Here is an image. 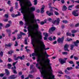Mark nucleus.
<instances>
[{
    "instance_id": "f257e3e1",
    "label": "nucleus",
    "mask_w": 79,
    "mask_h": 79,
    "mask_svg": "<svg viewBox=\"0 0 79 79\" xmlns=\"http://www.w3.org/2000/svg\"><path fill=\"white\" fill-rule=\"evenodd\" d=\"M34 26H35V27L34 26H33L31 27V28L32 30L35 29V31L36 32V33H34V34H38L39 35V39H35V42L37 44H39L40 43L42 45V48H36V51H35V53H33L31 55L32 56H40L41 55L39 54V53H38V52H41V51H43V50H48L50 48H45V45L44 44V43L43 41L40 40L41 39H42V33L40 32V31H38L39 29V25L38 24H36V25L34 24Z\"/></svg>"
},
{
    "instance_id": "f03ea898",
    "label": "nucleus",
    "mask_w": 79,
    "mask_h": 79,
    "mask_svg": "<svg viewBox=\"0 0 79 79\" xmlns=\"http://www.w3.org/2000/svg\"><path fill=\"white\" fill-rule=\"evenodd\" d=\"M20 6L21 10V13L23 14L25 13V11L26 12H28L29 10H30V12L27 15H23V19L24 20H36L35 18V16L32 13L33 11H34L35 10V7H32L31 9L29 7H27L26 5L23 6L22 4H20Z\"/></svg>"
},
{
    "instance_id": "7ed1b4c3",
    "label": "nucleus",
    "mask_w": 79,
    "mask_h": 79,
    "mask_svg": "<svg viewBox=\"0 0 79 79\" xmlns=\"http://www.w3.org/2000/svg\"><path fill=\"white\" fill-rule=\"evenodd\" d=\"M44 55L46 56V59H45V58H44V59H42L41 61H44L45 60V62L47 63V65H46L45 66H47L48 65L49 66V68L48 67L47 68L48 71L50 73V72H52V73L53 70H52V66H50L51 65V64L50 63V60L48 58V57L49 56L48 55L47 53V51H45L44 52Z\"/></svg>"
},
{
    "instance_id": "20e7f679",
    "label": "nucleus",
    "mask_w": 79,
    "mask_h": 79,
    "mask_svg": "<svg viewBox=\"0 0 79 79\" xmlns=\"http://www.w3.org/2000/svg\"><path fill=\"white\" fill-rule=\"evenodd\" d=\"M14 58H15L14 59V60L15 61H18V59H20L21 60H24L25 58L24 55H23L22 56H18V57H16V55L15 54L13 56Z\"/></svg>"
},
{
    "instance_id": "39448f33",
    "label": "nucleus",
    "mask_w": 79,
    "mask_h": 79,
    "mask_svg": "<svg viewBox=\"0 0 79 79\" xmlns=\"http://www.w3.org/2000/svg\"><path fill=\"white\" fill-rule=\"evenodd\" d=\"M79 40H77L76 42H74V45H70V50H73V48H74V46L75 47H78V45H79Z\"/></svg>"
},
{
    "instance_id": "423d86ee",
    "label": "nucleus",
    "mask_w": 79,
    "mask_h": 79,
    "mask_svg": "<svg viewBox=\"0 0 79 79\" xmlns=\"http://www.w3.org/2000/svg\"><path fill=\"white\" fill-rule=\"evenodd\" d=\"M68 59V58H64V59L65 60H63V59H62V58H60L59 59V61L60 63L61 64H63L64 63H66V60Z\"/></svg>"
},
{
    "instance_id": "0eeeda50",
    "label": "nucleus",
    "mask_w": 79,
    "mask_h": 79,
    "mask_svg": "<svg viewBox=\"0 0 79 79\" xmlns=\"http://www.w3.org/2000/svg\"><path fill=\"white\" fill-rule=\"evenodd\" d=\"M64 37L63 36L61 38H59L57 40V42L59 43H61V44H63V41H64Z\"/></svg>"
},
{
    "instance_id": "6e6552de",
    "label": "nucleus",
    "mask_w": 79,
    "mask_h": 79,
    "mask_svg": "<svg viewBox=\"0 0 79 79\" xmlns=\"http://www.w3.org/2000/svg\"><path fill=\"white\" fill-rule=\"evenodd\" d=\"M60 21V20H52V23L53 24H56V25H59Z\"/></svg>"
},
{
    "instance_id": "1a4fd4ad",
    "label": "nucleus",
    "mask_w": 79,
    "mask_h": 79,
    "mask_svg": "<svg viewBox=\"0 0 79 79\" xmlns=\"http://www.w3.org/2000/svg\"><path fill=\"white\" fill-rule=\"evenodd\" d=\"M56 29V28L54 27H52L51 28H50L49 30V32L50 34H52V32L54 31Z\"/></svg>"
},
{
    "instance_id": "9d476101",
    "label": "nucleus",
    "mask_w": 79,
    "mask_h": 79,
    "mask_svg": "<svg viewBox=\"0 0 79 79\" xmlns=\"http://www.w3.org/2000/svg\"><path fill=\"white\" fill-rule=\"evenodd\" d=\"M77 11H78V10H74L72 13V15H73V16H79V15L78 14L76 13Z\"/></svg>"
},
{
    "instance_id": "9b49d317",
    "label": "nucleus",
    "mask_w": 79,
    "mask_h": 79,
    "mask_svg": "<svg viewBox=\"0 0 79 79\" xmlns=\"http://www.w3.org/2000/svg\"><path fill=\"white\" fill-rule=\"evenodd\" d=\"M41 70H40V71L41 74L42 76H43V78H45V75H44V71H45L44 69L43 68H41Z\"/></svg>"
},
{
    "instance_id": "f8f14e48",
    "label": "nucleus",
    "mask_w": 79,
    "mask_h": 79,
    "mask_svg": "<svg viewBox=\"0 0 79 79\" xmlns=\"http://www.w3.org/2000/svg\"><path fill=\"white\" fill-rule=\"evenodd\" d=\"M69 47V45L68 44H65L64 46V50L65 51H68L69 52V50H68V48Z\"/></svg>"
},
{
    "instance_id": "ddd939ff",
    "label": "nucleus",
    "mask_w": 79,
    "mask_h": 79,
    "mask_svg": "<svg viewBox=\"0 0 79 79\" xmlns=\"http://www.w3.org/2000/svg\"><path fill=\"white\" fill-rule=\"evenodd\" d=\"M49 8L50 9V12H52V13H53V12H54V10H53V8H54V9H55V10H57V11H59V10H58V9L55 7H50Z\"/></svg>"
},
{
    "instance_id": "4468645a",
    "label": "nucleus",
    "mask_w": 79,
    "mask_h": 79,
    "mask_svg": "<svg viewBox=\"0 0 79 79\" xmlns=\"http://www.w3.org/2000/svg\"><path fill=\"white\" fill-rule=\"evenodd\" d=\"M35 38H33L31 40V44L34 47H35Z\"/></svg>"
},
{
    "instance_id": "2eb2a0df",
    "label": "nucleus",
    "mask_w": 79,
    "mask_h": 79,
    "mask_svg": "<svg viewBox=\"0 0 79 79\" xmlns=\"http://www.w3.org/2000/svg\"><path fill=\"white\" fill-rule=\"evenodd\" d=\"M15 53V51L14 50H13L12 49L10 50V51H9L8 52V55H12L13 53Z\"/></svg>"
},
{
    "instance_id": "dca6fc26",
    "label": "nucleus",
    "mask_w": 79,
    "mask_h": 79,
    "mask_svg": "<svg viewBox=\"0 0 79 79\" xmlns=\"http://www.w3.org/2000/svg\"><path fill=\"white\" fill-rule=\"evenodd\" d=\"M48 12H49V11H47L46 13V14H47V15H48L49 16H53V12H51L48 13Z\"/></svg>"
},
{
    "instance_id": "f3484780",
    "label": "nucleus",
    "mask_w": 79,
    "mask_h": 79,
    "mask_svg": "<svg viewBox=\"0 0 79 79\" xmlns=\"http://www.w3.org/2000/svg\"><path fill=\"white\" fill-rule=\"evenodd\" d=\"M31 30L29 29H28V37H33V35H32V32H31Z\"/></svg>"
},
{
    "instance_id": "a211bd4d",
    "label": "nucleus",
    "mask_w": 79,
    "mask_h": 79,
    "mask_svg": "<svg viewBox=\"0 0 79 79\" xmlns=\"http://www.w3.org/2000/svg\"><path fill=\"white\" fill-rule=\"evenodd\" d=\"M12 45L13 44L12 43H9L8 44H6L5 45V48H7V47H11Z\"/></svg>"
},
{
    "instance_id": "6ab92c4d",
    "label": "nucleus",
    "mask_w": 79,
    "mask_h": 79,
    "mask_svg": "<svg viewBox=\"0 0 79 79\" xmlns=\"http://www.w3.org/2000/svg\"><path fill=\"white\" fill-rule=\"evenodd\" d=\"M50 74L51 76H49V77L52 79H55V76L53 75V73L52 72H50Z\"/></svg>"
},
{
    "instance_id": "aec40b11",
    "label": "nucleus",
    "mask_w": 79,
    "mask_h": 79,
    "mask_svg": "<svg viewBox=\"0 0 79 79\" xmlns=\"http://www.w3.org/2000/svg\"><path fill=\"white\" fill-rule=\"evenodd\" d=\"M45 8V6L44 5H43L42 6V7L41 9V13L42 14H43L44 13V10Z\"/></svg>"
},
{
    "instance_id": "412c9836",
    "label": "nucleus",
    "mask_w": 79,
    "mask_h": 79,
    "mask_svg": "<svg viewBox=\"0 0 79 79\" xmlns=\"http://www.w3.org/2000/svg\"><path fill=\"white\" fill-rule=\"evenodd\" d=\"M41 60L40 58H38V60H37V62H39V64H40L41 66H42V63L41 62Z\"/></svg>"
},
{
    "instance_id": "4be33fe9",
    "label": "nucleus",
    "mask_w": 79,
    "mask_h": 79,
    "mask_svg": "<svg viewBox=\"0 0 79 79\" xmlns=\"http://www.w3.org/2000/svg\"><path fill=\"white\" fill-rule=\"evenodd\" d=\"M18 37L17 38V39H22V35L20 33V34L18 35Z\"/></svg>"
},
{
    "instance_id": "5701e85b",
    "label": "nucleus",
    "mask_w": 79,
    "mask_h": 79,
    "mask_svg": "<svg viewBox=\"0 0 79 79\" xmlns=\"http://www.w3.org/2000/svg\"><path fill=\"white\" fill-rule=\"evenodd\" d=\"M67 9H68V8L67 7H66V6L64 5L63 6V7L62 9V11H66V10H67Z\"/></svg>"
},
{
    "instance_id": "b1692460",
    "label": "nucleus",
    "mask_w": 79,
    "mask_h": 79,
    "mask_svg": "<svg viewBox=\"0 0 79 79\" xmlns=\"http://www.w3.org/2000/svg\"><path fill=\"white\" fill-rule=\"evenodd\" d=\"M15 75H12L9 77V78H10L11 79H15L16 77H15Z\"/></svg>"
},
{
    "instance_id": "393cba45",
    "label": "nucleus",
    "mask_w": 79,
    "mask_h": 79,
    "mask_svg": "<svg viewBox=\"0 0 79 79\" xmlns=\"http://www.w3.org/2000/svg\"><path fill=\"white\" fill-rule=\"evenodd\" d=\"M6 73L7 76H8V75L10 74V72H9V71H8V70L7 69H6Z\"/></svg>"
},
{
    "instance_id": "a878e982",
    "label": "nucleus",
    "mask_w": 79,
    "mask_h": 79,
    "mask_svg": "<svg viewBox=\"0 0 79 79\" xmlns=\"http://www.w3.org/2000/svg\"><path fill=\"white\" fill-rule=\"evenodd\" d=\"M7 66L8 69H11V68L12 66V65L10 64H8L7 65Z\"/></svg>"
},
{
    "instance_id": "bb28decb",
    "label": "nucleus",
    "mask_w": 79,
    "mask_h": 79,
    "mask_svg": "<svg viewBox=\"0 0 79 79\" xmlns=\"http://www.w3.org/2000/svg\"><path fill=\"white\" fill-rule=\"evenodd\" d=\"M47 23V20H45L44 22L42 21L40 23L41 25H44L45 23Z\"/></svg>"
},
{
    "instance_id": "cd10ccee",
    "label": "nucleus",
    "mask_w": 79,
    "mask_h": 79,
    "mask_svg": "<svg viewBox=\"0 0 79 79\" xmlns=\"http://www.w3.org/2000/svg\"><path fill=\"white\" fill-rule=\"evenodd\" d=\"M64 73L67 74H69L70 72H69L67 69H65L64 71Z\"/></svg>"
},
{
    "instance_id": "c85d7f7f",
    "label": "nucleus",
    "mask_w": 79,
    "mask_h": 79,
    "mask_svg": "<svg viewBox=\"0 0 79 79\" xmlns=\"http://www.w3.org/2000/svg\"><path fill=\"white\" fill-rule=\"evenodd\" d=\"M43 34L44 35H45V37H47L48 36V33H47L46 32L43 33Z\"/></svg>"
},
{
    "instance_id": "c756f323",
    "label": "nucleus",
    "mask_w": 79,
    "mask_h": 79,
    "mask_svg": "<svg viewBox=\"0 0 79 79\" xmlns=\"http://www.w3.org/2000/svg\"><path fill=\"white\" fill-rule=\"evenodd\" d=\"M66 35L67 36H71L72 35V34H71V33L67 32L66 34Z\"/></svg>"
},
{
    "instance_id": "7c9ffc66",
    "label": "nucleus",
    "mask_w": 79,
    "mask_h": 79,
    "mask_svg": "<svg viewBox=\"0 0 79 79\" xmlns=\"http://www.w3.org/2000/svg\"><path fill=\"white\" fill-rule=\"evenodd\" d=\"M28 77L29 78H30V79H33V75L31 74L28 75Z\"/></svg>"
},
{
    "instance_id": "2f4dec72",
    "label": "nucleus",
    "mask_w": 79,
    "mask_h": 79,
    "mask_svg": "<svg viewBox=\"0 0 79 79\" xmlns=\"http://www.w3.org/2000/svg\"><path fill=\"white\" fill-rule=\"evenodd\" d=\"M77 32V30H72L71 32L73 34H75V33H76V32Z\"/></svg>"
},
{
    "instance_id": "473e14b6",
    "label": "nucleus",
    "mask_w": 79,
    "mask_h": 79,
    "mask_svg": "<svg viewBox=\"0 0 79 79\" xmlns=\"http://www.w3.org/2000/svg\"><path fill=\"white\" fill-rule=\"evenodd\" d=\"M6 32L8 33H11V30L10 29H6Z\"/></svg>"
},
{
    "instance_id": "72a5a7b5",
    "label": "nucleus",
    "mask_w": 79,
    "mask_h": 79,
    "mask_svg": "<svg viewBox=\"0 0 79 79\" xmlns=\"http://www.w3.org/2000/svg\"><path fill=\"white\" fill-rule=\"evenodd\" d=\"M10 27V24H7L5 26L6 28H8V27Z\"/></svg>"
},
{
    "instance_id": "f704fd0d",
    "label": "nucleus",
    "mask_w": 79,
    "mask_h": 79,
    "mask_svg": "<svg viewBox=\"0 0 79 79\" xmlns=\"http://www.w3.org/2000/svg\"><path fill=\"white\" fill-rule=\"evenodd\" d=\"M73 69V68L72 67H68L67 68V69L68 70V71L71 70V69Z\"/></svg>"
},
{
    "instance_id": "c9c22d12",
    "label": "nucleus",
    "mask_w": 79,
    "mask_h": 79,
    "mask_svg": "<svg viewBox=\"0 0 79 79\" xmlns=\"http://www.w3.org/2000/svg\"><path fill=\"white\" fill-rule=\"evenodd\" d=\"M34 2V5H36L37 4V0H34L33 1Z\"/></svg>"
},
{
    "instance_id": "e433bc0d",
    "label": "nucleus",
    "mask_w": 79,
    "mask_h": 79,
    "mask_svg": "<svg viewBox=\"0 0 79 79\" xmlns=\"http://www.w3.org/2000/svg\"><path fill=\"white\" fill-rule=\"evenodd\" d=\"M4 17L6 18H9V15L8 14H6L4 16Z\"/></svg>"
},
{
    "instance_id": "4c0bfd02",
    "label": "nucleus",
    "mask_w": 79,
    "mask_h": 79,
    "mask_svg": "<svg viewBox=\"0 0 79 79\" xmlns=\"http://www.w3.org/2000/svg\"><path fill=\"white\" fill-rule=\"evenodd\" d=\"M62 55H68V52H62Z\"/></svg>"
},
{
    "instance_id": "58836bf2",
    "label": "nucleus",
    "mask_w": 79,
    "mask_h": 79,
    "mask_svg": "<svg viewBox=\"0 0 79 79\" xmlns=\"http://www.w3.org/2000/svg\"><path fill=\"white\" fill-rule=\"evenodd\" d=\"M54 14L56 16H58V15H59V13L56 11H54Z\"/></svg>"
},
{
    "instance_id": "ea45409f",
    "label": "nucleus",
    "mask_w": 79,
    "mask_h": 79,
    "mask_svg": "<svg viewBox=\"0 0 79 79\" xmlns=\"http://www.w3.org/2000/svg\"><path fill=\"white\" fill-rule=\"evenodd\" d=\"M18 45V42L17 41H15V44L14 45V46L15 47H17Z\"/></svg>"
},
{
    "instance_id": "a19ab883",
    "label": "nucleus",
    "mask_w": 79,
    "mask_h": 79,
    "mask_svg": "<svg viewBox=\"0 0 79 79\" xmlns=\"http://www.w3.org/2000/svg\"><path fill=\"white\" fill-rule=\"evenodd\" d=\"M36 66L37 68H38V69H40V67L39 66V63L36 64Z\"/></svg>"
},
{
    "instance_id": "79ce46f5",
    "label": "nucleus",
    "mask_w": 79,
    "mask_h": 79,
    "mask_svg": "<svg viewBox=\"0 0 79 79\" xmlns=\"http://www.w3.org/2000/svg\"><path fill=\"white\" fill-rule=\"evenodd\" d=\"M18 14L16 15V16H21V13L19 12H18Z\"/></svg>"
},
{
    "instance_id": "37998d69",
    "label": "nucleus",
    "mask_w": 79,
    "mask_h": 79,
    "mask_svg": "<svg viewBox=\"0 0 79 79\" xmlns=\"http://www.w3.org/2000/svg\"><path fill=\"white\" fill-rule=\"evenodd\" d=\"M73 58H74V60H79V58L77 57L74 56L73 57Z\"/></svg>"
},
{
    "instance_id": "c03bdc74",
    "label": "nucleus",
    "mask_w": 79,
    "mask_h": 79,
    "mask_svg": "<svg viewBox=\"0 0 79 79\" xmlns=\"http://www.w3.org/2000/svg\"><path fill=\"white\" fill-rule=\"evenodd\" d=\"M11 16L13 17V18H15V17H17V16H16V15L15 14H12L11 15Z\"/></svg>"
},
{
    "instance_id": "a18cd8bd",
    "label": "nucleus",
    "mask_w": 79,
    "mask_h": 79,
    "mask_svg": "<svg viewBox=\"0 0 79 79\" xmlns=\"http://www.w3.org/2000/svg\"><path fill=\"white\" fill-rule=\"evenodd\" d=\"M3 52L2 51H1L0 53V56H3Z\"/></svg>"
},
{
    "instance_id": "49530a36",
    "label": "nucleus",
    "mask_w": 79,
    "mask_h": 79,
    "mask_svg": "<svg viewBox=\"0 0 79 79\" xmlns=\"http://www.w3.org/2000/svg\"><path fill=\"white\" fill-rule=\"evenodd\" d=\"M10 12H12L13 11V7H11L10 10Z\"/></svg>"
},
{
    "instance_id": "de8ad7c7",
    "label": "nucleus",
    "mask_w": 79,
    "mask_h": 79,
    "mask_svg": "<svg viewBox=\"0 0 79 79\" xmlns=\"http://www.w3.org/2000/svg\"><path fill=\"white\" fill-rule=\"evenodd\" d=\"M27 39H25V44H26V45H27L28 44L27 43Z\"/></svg>"
},
{
    "instance_id": "09e8293b",
    "label": "nucleus",
    "mask_w": 79,
    "mask_h": 79,
    "mask_svg": "<svg viewBox=\"0 0 79 79\" xmlns=\"http://www.w3.org/2000/svg\"><path fill=\"white\" fill-rule=\"evenodd\" d=\"M18 63V61H16L15 62L13 63L12 64V66H15L16 63Z\"/></svg>"
},
{
    "instance_id": "8fccbe9b",
    "label": "nucleus",
    "mask_w": 79,
    "mask_h": 79,
    "mask_svg": "<svg viewBox=\"0 0 79 79\" xmlns=\"http://www.w3.org/2000/svg\"><path fill=\"white\" fill-rule=\"evenodd\" d=\"M20 25H23L24 24V23L22 21H21L19 22Z\"/></svg>"
},
{
    "instance_id": "3c124183",
    "label": "nucleus",
    "mask_w": 79,
    "mask_h": 79,
    "mask_svg": "<svg viewBox=\"0 0 79 79\" xmlns=\"http://www.w3.org/2000/svg\"><path fill=\"white\" fill-rule=\"evenodd\" d=\"M62 22L64 23H65V24H66L68 23V21H67V20H63Z\"/></svg>"
},
{
    "instance_id": "603ef678",
    "label": "nucleus",
    "mask_w": 79,
    "mask_h": 79,
    "mask_svg": "<svg viewBox=\"0 0 79 79\" xmlns=\"http://www.w3.org/2000/svg\"><path fill=\"white\" fill-rule=\"evenodd\" d=\"M8 61H9V62H11V61H12V59L10 58H8Z\"/></svg>"
},
{
    "instance_id": "864d4df0",
    "label": "nucleus",
    "mask_w": 79,
    "mask_h": 79,
    "mask_svg": "<svg viewBox=\"0 0 79 79\" xmlns=\"http://www.w3.org/2000/svg\"><path fill=\"white\" fill-rule=\"evenodd\" d=\"M20 34H21V35H26V34L24 33H23V32H20Z\"/></svg>"
},
{
    "instance_id": "5fc2aeb1",
    "label": "nucleus",
    "mask_w": 79,
    "mask_h": 79,
    "mask_svg": "<svg viewBox=\"0 0 79 79\" xmlns=\"http://www.w3.org/2000/svg\"><path fill=\"white\" fill-rule=\"evenodd\" d=\"M48 40L50 41H52V40H53V39H52V37H51L48 38Z\"/></svg>"
},
{
    "instance_id": "6e6d98bb",
    "label": "nucleus",
    "mask_w": 79,
    "mask_h": 79,
    "mask_svg": "<svg viewBox=\"0 0 79 79\" xmlns=\"http://www.w3.org/2000/svg\"><path fill=\"white\" fill-rule=\"evenodd\" d=\"M48 5L49 6V8H50L52 7V6L51 5H52V3H50L48 4Z\"/></svg>"
},
{
    "instance_id": "4d7b16f0",
    "label": "nucleus",
    "mask_w": 79,
    "mask_h": 79,
    "mask_svg": "<svg viewBox=\"0 0 79 79\" xmlns=\"http://www.w3.org/2000/svg\"><path fill=\"white\" fill-rule=\"evenodd\" d=\"M14 66V67H12V68H11V69H12V70H14V69H16V67L15 66Z\"/></svg>"
},
{
    "instance_id": "13d9d810",
    "label": "nucleus",
    "mask_w": 79,
    "mask_h": 79,
    "mask_svg": "<svg viewBox=\"0 0 79 79\" xmlns=\"http://www.w3.org/2000/svg\"><path fill=\"white\" fill-rule=\"evenodd\" d=\"M65 27V26H64V24H62L61 26V28L62 29H64V28Z\"/></svg>"
},
{
    "instance_id": "bf43d9fd",
    "label": "nucleus",
    "mask_w": 79,
    "mask_h": 79,
    "mask_svg": "<svg viewBox=\"0 0 79 79\" xmlns=\"http://www.w3.org/2000/svg\"><path fill=\"white\" fill-rule=\"evenodd\" d=\"M4 73H0V77H3V76H4Z\"/></svg>"
},
{
    "instance_id": "052dcab7",
    "label": "nucleus",
    "mask_w": 79,
    "mask_h": 79,
    "mask_svg": "<svg viewBox=\"0 0 79 79\" xmlns=\"http://www.w3.org/2000/svg\"><path fill=\"white\" fill-rule=\"evenodd\" d=\"M60 2L62 4H64V0H61Z\"/></svg>"
},
{
    "instance_id": "680f3d73",
    "label": "nucleus",
    "mask_w": 79,
    "mask_h": 79,
    "mask_svg": "<svg viewBox=\"0 0 79 79\" xmlns=\"http://www.w3.org/2000/svg\"><path fill=\"white\" fill-rule=\"evenodd\" d=\"M65 77L66 78H67L68 79H70V77L69 76H67V75H65Z\"/></svg>"
},
{
    "instance_id": "e2e57ef3",
    "label": "nucleus",
    "mask_w": 79,
    "mask_h": 79,
    "mask_svg": "<svg viewBox=\"0 0 79 79\" xmlns=\"http://www.w3.org/2000/svg\"><path fill=\"white\" fill-rule=\"evenodd\" d=\"M75 8L76 9H79V5H77L75 7Z\"/></svg>"
},
{
    "instance_id": "0e129e2a",
    "label": "nucleus",
    "mask_w": 79,
    "mask_h": 79,
    "mask_svg": "<svg viewBox=\"0 0 79 79\" xmlns=\"http://www.w3.org/2000/svg\"><path fill=\"white\" fill-rule=\"evenodd\" d=\"M69 63H70V64H74V62H73L72 61H70L69 62Z\"/></svg>"
},
{
    "instance_id": "69168bd1",
    "label": "nucleus",
    "mask_w": 79,
    "mask_h": 79,
    "mask_svg": "<svg viewBox=\"0 0 79 79\" xmlns=\"http://www.w3.org/2000/svg\"><path fill=\"white\" fill-rule=\"evenodd\" d=\"M13 73L14 74H17V72H16V70H13Z\"/></svg>"
},
{
    "instance_id": "338daca9",
    "label": "nucleus",
    "mask_w": 79,
    "mask_h": 79,
    "mask_svg": "<svg viewBox=\"0 0 79 79\" xmlns=\"http://www.w3.org/2000/svg\"><path fill=\"white\" fill-rule=\"evenodd\" d=\"M22 79H24V76L23 75H22L21 76Z\"/></svg>"
},
{
    "instance_id": "774afa93",
    "label": "nucleus",
    "mask_w": 79,
    "mask_h": 79,
    "mask_svg": "<svg viewBox=\"0 0 79 79\" xmlns=\"http://www.w3.org/2000/svg\"><path fill=\"white\" fill-rule=\"evenodd\" d=\"M36 12H37V13H40V10L38 9V10H36Z\"/></svg>"
}]
</instances>
